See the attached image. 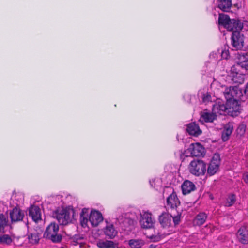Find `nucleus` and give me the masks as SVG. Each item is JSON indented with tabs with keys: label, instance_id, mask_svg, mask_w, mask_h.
I'll list each match as a JSON object with an SVG mask.
<instances>
[{
	"label": "nucleus",
	"instance_id": "obj_24",
	"mask_svg": "<svg viewBox=\"0 0 248 248\" xmlns=\"http://www.w3.org/2000/svg\"><path fill=\"white\" fill-rule=\"evenodd\" d=\"M97 246L99 248H114L115 244L112 241L100 240L97 242Z\"/></svg>",
	"mask_w": 248,
	"mask_h": 248
},
{
	"label": "nucleus",
	"instance_id": "obj_13",
	"mask_svg": "<svg viewBox=\"0 0 248 248\" xmlns=\"http://www.w3.org/2000/svg\"><path fill=\"white\" fill-rule=\"evenodd\" d=\"M225 28L229 31H232L233 32L239 31V30H244L243 24L240 21L231 19L227 25H226Z\"/></svg>",
	"mask_w": 248,
	"mask_h": 248
},
{
	"label": "nucleus",
	"instance_id": "obj_28",
	"mask_svg": "<svg viewBox=\"0 0 248 248\" xmlns=\"http://www.w3.org/2000/svg\"><path fill=\"white\" fill-rule=\"evenodd\" d=\"M144 244V241L140 239H131L128 242V244L131 248H140Z\"/></svg>",
	"mask_w": 248,
	"mask_h": 248
},
{
	"label": "nucleus",
	"instance_id": "obj_42",
	"mask_svg": "<svg viewBox=\"0 0 248 248\" xmlns=\"http://www.w3.org/2000/svg\"><path fill=\"white\" fill-rule=\"evenodd\" d=\"M155 180H156V179H152L150 181V184L152 187H155Z\"/></svg>",
	"mask_w": 248,
	"mask_h": 248
},
{
	"label": "nucleus",
	"instance_id": "obj_15",
	"mask_svg": "<svg viewBox=\"0 0 248 248\" xmlns=\"http://www.w3.org/2000/svg\"><path fill=\"white\" fill-rule=\"evenodd\" d=\"M29 215L31 217L32 220L36 222L41 219V209L37 206H31L29 209Z\"/></svg>",
	"mask_w": 248,
	"mask_h": 248
},
{
	"label": "nucleus",
	"instance_id": "obj_32",
	"mask_svg": "<svg viewBox=\"0 0 248 248\" xmlns=\"http://www.w3.org/2000/svg\"><path fill=\"white\" fill-rule=\"evenodd\" d=\"M7 218L3 214L0 215V232H3L4 227L7 226Z\"/></svg>",
	"mask_w": 248,
	"mask_h": 248
},
{
	"label": "nucleus",
	"instance_id": "obj_1",
	"mask_svg": "<svg viewBox=\"0 0 248 248\" xmlns=\"http://www.w3.org/2000/svg\"><path fill=\"white\" fill-rule=\"evenodd\" d=\"M223 79H225L223 76L218 77V79H214L211 85V88L216 90L217 94L223 93L227 103L238 99L241 95V91L236 86L227 87L223 85L220 82Z\"/></svg>",
	"mask_w": 248,
	"mask_h": 248
},
{
	"label": "nucleus",
	"instance_id": "obj_40",
	"mask_svg": "<svg viewBox=\"0 0 248 248\" xmlns=\"http://www.w3.org/2000/svg\"><path fill=\"white\" fill-rule=\"evenodd\" d=\"M62 196L60 195L56 196L54 197L55 200L56 201V202H58V204H60V205H62Z\"/></svg>",
	"mask_w": 248,
	"mask_h": 248
},
{
	"label": "nucleus",
	"instance_id": "obj_18",
	"mask_svg": "<svg viewBox=\"0 0 248 248\" xmlns=\"http://www.w3.org/2000/svg\"><path fill=\"white\" fill-rule=\"evenodd\" d=\"M182 193L184 195L189 194L196 189L195 184L189 180H185L181 185Z\"/></svg>",
	"mask_w": 248,
	"mask_h": 248
},
{
	"label": "nucleus",
	"instance_id": "obj_3",
	"mask_svg": "<svg viewBox=\"0 0 248 248\" xmlns=\"http://www.w3.org/2000/svg\"><path fill=\"white\" fill-rule=\"evenodd\" d=\"M139 223L141 228L150 229L155 227L156 220L151 212L143 210L140 215Z\"/></svg>",
	"mask_w": 248,
	"mask_h": 248
},
{
	"label": "nucleus",
	"instance_id": "obj_2",
	"mask_svg": "<svg viewBox=\"0 0 248 248\" xmlns=\"http://www.w3.org/2000/svg\"><path fill=\"white\" fill-rule=\"evenodd\" d=\"M103 220L102 214L98 211L93 210L90 211L88 208H83L80 214V222L83 228L96 227Z\"/></svg>",
	"mask_w": 248,
	"mask_h": 248
},
{
	"label": "nucleus",
	"instance_id": "obj_10",
	"mask_svg": "<svg viewBox=\"0 0 248 248\" xmlns=\"http://www.w3.org/2000/svg\"><path fill=\"white\" fill-rule=\"evenodd\" d=\"M236 67L233 66L231 67L230 73L226 77V82L242 84L244 82V75L236 71Z\"/></svg>",
	"mask_w": 248,
	"mask_h": 248
},
{
	"label": "nucleus",
	"instance_id": "obj_23",
	"mask_svg": "<svg viewBox=\"0 0 248 248\" xmlns=\"http://www.w3.org/2000/svg\"><path fill=\"white\" fill-rule=\"evenodd\" d=\"M232 6V0H218V7L224 12L228 11Z\"/></svg>",
	"mask_w": 248,
	"mask_h": 248
},
{
	"label": "nucleus",
	"instance_id": "obj_38",
	"mask_svg": "<svg viewBox=\"0 0 248 248\" xmlns=\"http://www.w3.org/2000/svg\"><path fill=\"white\" fill-rule=\"evenodd\" d=\"M221 58L225 59H227L229 57V52L228 50H223L221 54Z\"/></svg>",
	"mask_w": 248,
	"mask_h": 248
},
{
	"label": "nucleus",
	"instance_id": "obj_16",
	"mask_svg": "<svg viewBox=\"0 0 248 248\" xmlns=\"http://www.w3.org/2000/svg\"><path fill=\"white\" fill-rule=\"evenodd\" d=\"M226 111H228V106L219 100L213 105L212 111L216 115L224 114Z\"/></svg>",
	"mask_w": 248,
	"mask_h": 248
},
{
	"label": "nucleus",
	"instance_id": "obj_22",
	"mask_svg": "<svg viewBox=\"0 0 248 248\" xmlns=\"http://www.w3.org/2000/svg\"><path fill=\"white\" fill-rule=\"evenodd\" d=\"M104 232L107 237L110 239L114 238L118 233L117 231L111 223H107L104 229Z\"/></svg>",
	"mask_w": 248,
	"mask_h": 248
},
{
	"label": "nucleus",
	"instance_id": "obj_11",
	"mask_svg": "<svg viewBox=\"0 0 248 248\" xmlns=\"http://www.w3.org/2000/svg\"><path fill=\"white\" fill-rule=\"evenodd\" d=\"M235 55V60L237 65L242 68L248 70V54L245 52H240Z\"/></svg>",
	"mask_w": 248,
	"mask_h": 248
},
{
	"label": "nucleus",
	"instance_id": "obj_30",
	"mask_svg": "<svg viewBox=\"0 0 248 248\" xmlns=\"http://www.w3.org/2000/svg\"><path fill=\"white\" fill-rule=\"evenodd\" d=\"M28 239L30 243L32 244H37L40 239V235L36 232H33L29 234Z\"/></svg>",
	"mask_w": 248,
	"mask_h": 248
},
{
	"label": "nucleus",
	"instance_id": "obj_20",
	"mask_svg": "<svg viewBox=\"0 0 248 248\" xmlns=\"http://www.w3.org/2000/svg\"><path fill=\"white\" fill-rule=\"evenodd\" d=\"M10 217L12 222L21 221L24 217V213L19 208L15 207L10 212Z\"/></svg>",
	"mask_w": 248,
	"mask_h": 248
},
{
	"label": "nucleus",
	"instance_id": "obj_5",
	"mask_svg": "<svg viewBox=\"0 0 248 248\" xmlns=\"http://www.w3.org/2000/svg\"><path fill=\"white\" fill-rule=\"evenodd\" d=\"M188 168L192 174L197 176L203 175L206 172V164L201 159H197L191 161Z\"/></svg>",
	"mask_w": 248,
	"mask_h": 248
},
{
	"label": "nucleus",
	"instance_id": "obj_31",
	"mask_svg": "<svg viewBox=\"0 0 248 248\" xmlns=\"http://www.w3.org/2000/svg\"><path fill=\"white\" fill-rule=\"evenodd\" d=\"M236 201L235 195L234 194H231L228 196L226 199V202L225 203L226 206H231Z\"/></svg>",
	"mask_w": 248,
	"mask_h": 248
},
{
	"label": "nucleus",
	"instance_id": "obj_26",
	"mask_svg": "<svg viewBox=\"0 0 248 248\" xmlns=\"http://www.w3.org/2000/svg\"><path fill=\"white\" fill-rule=\"evenodd\" d=\"M232 131V127L230 124H227L224 127L222 134V139L224 141H227Z\"/></svg>",
	"mask_w": 248,
	"mask_h": 248
},
{
	"label": "nucleus",
	"instance_id": "obj_17",
	"mask_svg": "<svg viewBox=\"0 0 248 248\" xmlns=\"http://www.w3.org/2000/svg\"><path fill=\"white\" fill-rule=\"evenodd\" d=\"M237 237L242 244H248V230L245 227H241L237 232Z\"/></svg>",
	"mask_w": 248,
	"mask_h": 248
},
{
	"label": "nucleus",
	"instance_id": "obj_8",
	"mask_svg": "<svg viewBox=\"0 0 248 248\" xmlns=\"http://www.w3.org/2000/svg\"><path fill=\"white\" fill-rule=\"evenodd\" d=\"M205 153L204 147L200 143L196 142L191 144L187 150L184 153L183 155L185 156H202L204 155Z\"/></svg>",
	"mask_w": 248,
	"mask_h": 248
},
{
	"label": "nucleus",
	"instance_id": "obj_43",
	"mask_svg": "<svg viewBox=\"0 0 248 248\" xmlns=\"http://www.w3.org/2000/svg\"><path fill=\"white\" fill-rule=\"evenodd\" d=\"M17 196H18V197H19L20 198V199L22 200V199H23V195L21 194H18L17 195Z\"/></svg>",
	"mask_w": 248,
	"mask_h": 248
},
{
	"label": "nucleus",
	"instance_id": "obj_21",
	"mask_svg": "<svg viewBox=\"0 0 248 248\" xmlns=\"http://www.w3.org/2000/svg\"><path fill=\"white\" fill-rule=\"evenodd\" d=\"M186 131L190 135L195 137L198 136L202 133V130L198 124L195 123L189 124L187 126Z\"/></svg>",
	"mask_w": 248,
	"mask_h": 248
},
{
	"label": "nucleus",
	"instance_id": "obj_45",
	"mask_svg": "<svg viewBox=\"0 0 248 248\" xmlns=\"http://www.w3.org/2000/svg\"><path fill=\"white\" fill-rule=\"evenodd\" d=\"M244 181L246 182H247V181H248V176H246L244 177Z\"/></svg>",
	"mask_w": 248,
	"mask_h": 248
},
{
	"label": "nucleus",
	"instance_id": "obj_7",
	"mask_svg": "<svg viewBox=\"0 0 248 248\" xmlns=\"http://www.w3.org/2000/svg\"><path fill=\"white\" fill-rule=\"evenodd\" d=\"M248 29L245 31L244 30H241V31H234L232 33L231 37V44L234 49L236 50L241 49L244 44V38H247L248 42V37L246 35V32ZM248 46V45H247Z\"/></svg>",
	"mask_w": 248,
	"mask_h": 248
},
{
	"label": "nucleus",
	"instance_id": "obj_39",
	"mask_svg": "<svg viewBox=\"0 0 248 248\" xmlns=\"http://www.w3.org/2000/svg\"><path fill=\"white\" fill-rule=\"evenodd\" d=\"M150 238L153 242H158L160 241L161 239V236L159 234L152 235L150 236Z\"/></svg>",
	"mask_w": 248,
	"mask_h": 248
},
{
	"label": "nucleus",
	"instance_id": "obj_14",
	"mask_svg": "<svg viewBox=\"0 0 248 248\" xmlns=\"http://www.w3.org/2000/svg\"><path fill=\"white\" fill-rule=\"evenodd\" d=\"M171 219V215L167 213H163L159 217V222L161 226L164 228L172 226Z\"/></svg>",
	"mask_w": 248,
	"mask_h": 248
},
{
	"label": "nucleus",
	"instance_id": "obj_33",
	"mask_svg": "<svg viewBox=\"0 0 248 248\" xmlns=\"http://www.w3.org/2000/svg\"><path fill=\"white\" fill-rule=\"evenodd\" d=\"M12 242L11 238L8 235H3L0 237V242L9 244Z\"/></svg>",
	"mask_w": 248,
	"mask_h": 248
},
{
	"label": "nucleus",
	"instance_id": "obj_4",
	"mask_svg": "<svg viewBox=\"0 0 248 248\" xmlns=\"http://www.w3.org/2000/svg\"><path fill=\"white\" fill-rule=\"evenodd\" d=\"M54 215L61 224L66 225L72 221L73 211L69 208H59Z\"/></svg>",
	"mask_w": 248,
	"mask_h": 248
},
{
	"label": "nucleus",
	"instance_id": "obj_44",
	"mask_svg": "<svg viewBox=\"0 0 248 248\" xmlns=\"http://www.w3.org/2000/svg\"><path fill=\"white\" fill-rule=\"evenodd\" d=\"M156 246L154 245H151L149 248H155Z\"/></svg>",
	"mask_w": 248,
	"mask_h": 248
},
{
	"label": "nucleus",
	"instance_id": "obj_37",
	"mask_svg": "<svg viewBox=\"0 0 248 248\" xmlns=\"http://www.w3.org/2000/svg\"><path fill=\"white\" fill-rule=\"evenodd\" d=\"M172 218L173 219V222L172 223V226H175L178 225L180 221V215H178L175 217H172Z\"/></svg>",
	"mask_w": 248,
	"mask_h": 248
},
{
	"label": "nucleus",
	"instance_id": "obj_36",
	"mask_svg": "<svg viewBox=\"0 0 248 248\" xmlns=\"http://www.w3.org/2000/svg\"><path fill=\"white\" fill-rule=\"evenodd\" d=\"M246 126L244 124L239 125L237 129V132L240 136L243 135L246 131Z\"/></svg>",
	"mask_w": 248,
	"mask_h": 248
},
{
	"label": "nucleus",
	"instance_id": "obj_35",
	"mask_svg": "<svg viewBox=\"0 0 248 248\" xmlns=\"http://www.w3.org/2000/svg\"><path fill=\"white\" fill-rule=\"evenodd\" d=\"M219 53L217 52H212L209 56L211 62L216 63L218 60Z\"/></svg>",
	"mask_w": 248,
	"mask_h": 248
},
{
	"label": "nucleus",
	"instance_id": "obj_29",
	"mask_svg": "<svg viewBox=\"0 0 248 248\" xmlns=\"http://www.w3.org/2000/svg\"><path fill=\"white\" fill-rule=\"evenodd\" d=\"M230 20V18L228 15L223 14H219L218 20L219 26H222L224 28H225L226 25H227Z\"/></svg>",
	"mask_w": 248,
	"mask_h": 248
},
{
	"label": "nucleus",
	"instance_id": "obj_25",
	"mask_svg": "<svg viewBox=\"0 0 248 248\" xmlns=\"http://www.w3.org/2000/svg\"><path fill=\"white\" fill-rule=\"evenodd\" d=\"M207 215L204 213H200L197 215L194 220V223L195 225L200 226L202 225L207 219Z\"/></svg>",
	"mask_w": 248,
	"mask_h": 248
},
{
	"label": "nucleus",
	"instance_id": "obj_41",
	"mask_svg": "<svg viewBox=\"0 0 248 248\" xmlns=\"http://www.w3.org/2000/svg\"><path fill=\"white\" fill-rule=\"evenodd\" d=\"M244 93L246 95H248V81L246 85L245 89L244 90Z\"/></svg>",
	"mask_w": 248,
	"mask_h": 248
},
{
	"label": "nucleus",
	"instance_id": "obj_34",
	"mask_svg": "<svg viewBox=\"0 0 248 248\" xmlns=\"http://www.w3.org/2000/svg\"><path fill=\"white\" fill-rule=\"evenodd\" d=\"M202 99L203 102L205 104L212 101L211 96L209 93H206L202 95Z\"/></svg>",
	"mask_w": 248,
	"mask_h": 248
},
{
	"label": "nucleus",
	"instance_id": "obj_27",
	"mask_svg": "<svg viewBox=\"0 0 248 248\" xmlns=\"http://www.w3.org/2000/svg\"><path fill=\"white\" fill-rule=\"evenodd\" d=\"M216 118L217 115L213 112H203L201 116V119L205 122H213Z\"/></svg>",
	"mask_w": 248,
	"mask_h": 248
},
{
	"label": "nucleus",
	"instance_id": "obj_9",
	"mask_svg": "<svg viewBox=\"0 0 248 248\" xmlns=\"http://www.w3.org/2000/svg\"><path fill=\"white\" fill-rule=\"evenodd\" d=\"M220 165V155L218 153H215L213 155L211 161L208 164L206 170L207 174L209 176H212L217 173L219 171Z\"/></svg>",
	"mask_w": 248,
	"mask_h": 248
},
{
	"label": "nucleus",
	"instance_id": "obj_12",
	"mask_svg": "<svg viewBox=\"0 0 248 248\" xmlns=\"http://www.w3.org/2000/svg\"><path fill=\"white\" fill-rule=\"evenodd\" d=\"M166 203L167 208L172 209H176L180 205V202L173 190L172 189L171 193L167 197Z\"/></svg>",
	"mask_w": 248,
	"mask_h": 248
},
{
	"label": "nucleus",
	"instance_id": "obj_19",
	"mask_svg": "<svg viewBox=\"0 0 248 248\" xmlns=\"http://www.w3.org/2000/svg\"><path fill=\"white\" fill-rule=\"evenodd\" d=\"M237 99L232 100V102L227 103L228 106V112L231 113L232 115L237 116L240 111V106L238 104Z\"/></svg>",
	"mask_w": 248,
	"mask_h": 248
},
{
	"label": "nucleus",
	"instance_id": "obj_6",
	"mask_svg": "<svg viewBox=\"0 0 248 248\" xmlns=\"http://www.w3.org/2000/svg\"><path fill=\"white\" fill-rule=\"evenodd\" d=\"M59 227L55 223H50L46 228L44 237L51 240L53 242L58 243L62 240V236L58 234Z\"/></svg>",
	"mask_w": 248,
	"mask_h": 248
}]
</instances>
